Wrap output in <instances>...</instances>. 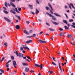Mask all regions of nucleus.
Listing matches in <instances>:
<instances>
[{"label": "nucleus", "instance_id": "obj_1", "mask_svg": "<svg viewBox=\"0 0 75 75\" xmlns=\"http://www.w3.org/2000/svg\"><path fill=\"white\" fill-rule=\"evenodd\" d=\"M14 53L15 54H16V55L17 56H19L21 57H23V54H22V53H19L18 54L17 52V51H16V52H14Z\"/></svg>", "mask_w": 75, "mask_h": 75}, {"label": "nucleus", "instance_id": "obj_2", "mask_svg": "<svg viewBox=\"0 0 75 75\" xmlns=\"http://www.w3.org/2000/svg\"><path fill=\"white\" fill-rule=\"evenodd\" d=\"M69 7L70 9H71V10H72V8H71V6H72L73 8H74V9H75V7L74 6V5H73V4H72V3H71L70 4H69Z\"/></svg>", "mask_w": 75, "mask_h": 75}, {"label": "nucleus", "instance_id": "obj_3", "mask_svg": "<svg viewBox=\"0 0 75 75\" xmlns=\"http://www.w3.org/2000/svg\"><path fill=\"white\" fill-rule=\"evenodd\" d=\"M13 63L14 67L15 68H17V67H16V65H17V63H16V62L14 61H13Z\"/></svg>", "mask_w": 75, "mask_h": 75}, {"label": "nucleus", "instance_id": "obj_4", "mask_svg": "<svg viewBox=\"0 0 75 75\" xmlns=\"http://www.w3.org/2000/svg\"><path fill=\"white\" fill-rule=\"evenodd\" d=\"M4 18L5 20H6V21H7L9 23H10L11 22V21L10 20V19H9L8 18L5 17Z\"/></svg>", "mask_w": 75, "mask_h": 75}, {"label": "nucleus", "instance_id": "obj_5", "mask_svg": "<svg viewBox=\"0 0 75 75\" xmlns=\"http://www.w3.org/2000/svg\"><path fill=\"white\" fill-rule=\"evenodd\" d=\"M59 63V68L61 71V72H62V69L61 68V65H60V63H59V61L58 62Z\"/></svg>", "mask_w": 75, "mask_h": 75}, {"label": "nucleus", "instance_id": "obj_6", "mask_svg": "<svg viewBox=\"0 0 75 75\" xmlns=\"http://www.w3.org/2000/svg\"><path fill=\"white\" fill-rule=\"evenodd\" d=\"M24 33L25 34H27V35H28L29 34V33L26 30H24Z\"/></svg>", "mask_w": 75, "mask_h": 75}, {"label": "nucleus", "instance_id": "obj_7", "mask_svg": "<svg viewBox=\"0 0 75 75\" xmlns=\"http://www.w3.org/2000/svg\"><path fill=\"white\" fill-rule=\"evenodd\" d=\"M48 5H49V7H50V8H51V10H52V11H54V10L52 8V6H51V5H50V4L49 3L48 4Z\"/></svg>", "mask_w": 75, "mask_h": 75}, {"label": "nucleus", "instance_id": "obj_8", "mask_svg": "<svg viewBox=\"0 0 75 75\" xmlns=\"http://www.w3.org/2000/svg\"><path fill=\"white\" fill-rule=\"evenodd\" d=\"M33 42V40H30L27 41L26 42V43H27V44H28L29 43H30V42Z\"/></svg>", "mask_w": 75, "mask_h": 75}, {"label": "nucleus", "instance_id": "obj_9", "mask_svg": "<svg viewBox=\"0 0 75 75\" xmlns=\"http://www.w3.org/2000/svg\"><path fill=\"white\" fill-rule=\"evenodd\" d=\"M16 28L17 30H19L20 29V26L18 25H16Z\"/></svg>", "mask_w": 75, "mask_h": 75}, {"label": "nucleus", "instance_id": "obj_10", "mask_svg": "<svg viewBox=\"0 0 75 75\" xmlns=\"http://www.w3.org/2000/svg\"><path fill=\"white\" fill-rule=\"evenodd\" d=\"M10 4H11V5L12 6H13L14 7H16V6H15V5H14V4H13V3L10 2Z\"/></svg>", "mask_w": 75, "mask_h": 75}, {"label": "nucleus", "instance_id": "obj_11", "mask_svg": "<svg viewBox=\"0 0 75 75\" xmlns=\"http://www.w3.org/2000/svg\"><path fill=\"white\" fill-rule=\"evenodd\" d=\"M54 14L56 16H58V17H61V16H60V15L58 14V13H54Z\"/></svg>", "mask_w": 75, "mask_h": 75}, {"label": "nucleus", "instance_id": "obj_12", "mask_svg": "<svg viewBox=\"0 0 75 75\" xmlns=\"http://www.w3.org/2000/svg\"><path fill=\"white\" fill-rule=\"evenodd\" d=\"M63 22L64 23H65V24H68V22H67V21L66 20H63Z\"/></svg>", "mask_w": 75, "mask_h": 75}, {"label": "nucleus", "instance_id": "obj_13", "mask_svg": "<svg viewBox=\"0 0 75 75\" xmlns=\"http://www.w3.org/2000/svg\"><path fill=\"white\" fill-rule=\"evenodd\" d=\"M23 48H24V49H26V50H30V49L27 47H23Z\"/></svg>", "mask_w": 75, "mask_h": 75}, {"label": "nucleus", "instance_id": "obj_14", "mask_svg": "<svg viewBox=\"0 0 75 75\" xmlns=\"http://www.w3.org/2000/svg\"><path fill=\"white\" fill-rule=\"evenodd\" d=\"M22 64L23 66H28V64H27V63H22Z\"/></svg>", "mask_w": 75, "mask_h": 75}, {"label": "nucleus", "instance_id": "obj_15", "mask_svg": "<svg viewBox=\"0 0 75 75\" xmlns=\"http://www.w3.org/2000/svg\"><path fill=\"white\" fill-rule=\"evenodd\" d=\"M10 11L11 13H13V14H16V13L15 11H13L12 10H10Z\"/></svg>", "mask_w": 75, "mask_h": 75}, {"label": "nucleus", "instance_id": "obj_16", "mask_svg": "<svg viewBox=\"0 0 75 75\" xmlns=\"http://www.w3.org/2000/svg\"><path fill=\"white\" fill-rule=\"evenodd\" d=\"M46 13L47 14H48L49 16L50 17L52 18L53 17V16L52 15L50 14L47 12Z\"/></svg>", "mask_w": 75, "mask_h": 75}, {"label": "nucleus", "instance_id": "obj_17", "mask_svg": "<svg viewBox=\"0 0 75 75\" xmlns=\"http://www.w3.org/2000/svg\"><path fill=\"white\" fill-rule=\"evenodd\" d=\"M25 69L26 72H28V71H29V69L28 68H25Z\"/></svg>", "mask_w": 75, "mask_h": 75}, {"label": "nucleus", "instance_id": "obj_18", "mask_svg": "<svg viewBox=\"0 0 75 75\" xmlns=\"http://www.w3.org/2000/svg\"><path fill=\"white\" fill-rule=\"evenodd\" d=\"M52 20H54V21H55L57 20V19H56V18L54 16H53V17L52 18Z\"/></svg>", "mask_w": 75, "mask_h": 75}, {"label": "nucleus", "instance_id": "obj_19", "mask_svg": "<svg viewBox=\"0 0 75 75\" xmlns=\"http://www.w3.org/2000/svg\"><path fill=\"white\" fill-rule=\"evenodd\" d=\"M49 30H50V31H55L54 29L52 28H49Z\"/></svg>", "mask_w": 75, "mask_h": 75}, {"label": "nucleus", "instance_id": "obj_20", "mask_svg": "<svg viewBox=\"0 0 75 75\" xmlns=\"http://www.w3.org/2000/svg\"><path fill=\"white\" fill-rule=\"evenodd\" d=\"M35 67H40V65L37 64H35Z\"/></svg>", "mask_w": 75, "mask_h": 75}, {"label": "nucleus", "instance_id": "obj_21", "mask_svg": "<svg viewBox=\"0 0 75 75\" xmlns=\"http://www.w3.org/2000/svg\"><path fill=\"white\" fill-rule=\"evenodd\" d=\"M64 35V33H61L60 34V35L62 37V36H63V35Z\"/></svg>", "mask_w": 75, "mask_h": 75}, {"label": "nucleus", "instance_id": "obj_22", "mask_svg": "<svg viewBox=\"0 0 75 75\" xmlns=\"http://www.w3.org/2000/svg\"><path fill=\"white\" fill-rule=\"evenodd\" d=\"M15 9L16 10V13H20V12L18 11V10H17V8H15Z\"/></svg>", "mask_w": 75, "mask_h": 75}, {"label": "nucleus", "instance_id": "obj_23", "mask_svg": "<svg viewBox=\"0 0 75 75\" xmlns=\"http://www.w3.org/2000/svg\"><path fill=\"white\" fill-rule=\"evenodd\" d=\"M52 23L54 24H55V25H58V23L55 22H53V21H52Z\"/></svg>", "mask_w": 75, "mask_h": 75}, {"label": "nucleus", "instance_id": "obj_24", "mask_svg": "<svg viewBox=\"0 0 75 75\" xmlns=\"http://www.w3.org/2000/svg\"><path fill=\"white\" fill-rule=\"evenodd\" d=\"M3 12L4 13H5V14H8V12H7V11L5 10H4Z\"/></svg>", "mask_w": 75, "mask_h": 75}, {"label": "nucleus", "instance_id": "obj_25", "mask_svg": "<svg viewBox=\"0 0 75 75\" xmlns=\"http://www.w3.org/2000/svg\"><path fill=\"white\" fill-rule=\"evenodd\" d=\"M0 72H2V73H4V71L2 69H0Z\"/></svg>", "mask_w": 75, "mask_h": 75}, {"label": "nucleus", "instance_id": "obj_26", "mask_svg": "<svg viewBox=\"0 0 75 75\" xmlns=\"http://www.w3.org/2000/svg\"><path fill=\"white\" fill-rule=\"evenodd\" d=\"M33 37V36H27L26 37V38H31L32 37Z\"/></svg>", "mask_w": 75, "mask_h": 75}, {"label": "nucleus", "instance_id": "obj_27", "mask_svg": "<svg viewBox=\"0 0 75 75\" xmlns=\"http://www.w3.org/2000/svg\"><path fill=\"white\" fill-rule=\"evenodd\" d=\"M67 37L69 38L72 37V35H67Z\"/></svg>", "mask_w": 75, "mask_h": 75}, {"label": "nucleus", "instance_id": "obj_28", "mask_svg": "<svg viewBox=\"0 0 75 75\" xmlns=\"http://www.w3.org/2000/svg\"><path fill=\"white\" fill-rule=\"evenodd\" d=\"M48 72H49V74H51L54 72L52 71H48Z\"/></svg>", "mask_w": 75, "mask_h": 75}, {"label": "nucleus", "instance_id": "obj_29", "mask_svg": "<svg viewBox=\"0 0 75 75\" xmlns=\"http://www.w3.org/2000/svg\"><path fill=\"white\" fill-rule=\"evenodd\" d=\"M36 13L37 14H38L39 13V11L37 9H36Z\"/></svg>", "mask_w": 75, "mask_h": 75}, {"label": "nucleus", "instance_id": "obj_30", "mask_svg": "<svg viewBox=\"0 0 75 75\" xmlns=\"http://www.w3.org/2000/svg\"><path fill=\"white\" fill-rule=\"evenodd\" d=\"M64 28L65 29H66V30H67L68 29H69V28L68 27L66 26H64Z\"/></svg>", "mask_w": 75, "mask_h": 75}, {"label": "nucleus", "instance_id": "obj_31", "mask_svg": "<svg viewBox=\"0 0 75 75\" xmlns=\"http://www.w3.org/2000/svg\"><path fill=\"white\" fill-rule=\"evenodd\" d=\"M50 10V13H51V14H54V13H53V12L52 11V10H51V9H49Z\"/></svg>", "mask_w": 75, "mask_h": 75}, {"label": "nucleus", "instance_id": "obj_32", "mask_svg": "<svg viewBox=\"0 0 75 75\" xmlns=\"http://www.w3.org/2000/svg\"><path fill=\"white\" fill-rule=\"evenodd\" d=\"M52 64L53 65H54L55 66H57V64H56L55 62H52Z\"/></svg>", "mask_w": 75, "mask_h": 75}, {"label": "nucleus", "instance_id": "obj_33", "mask_svg": "<svg viewBox=\"0 0 75 75\" xmlns=\"http://www.w3.org/2000/svg\"><path fill=\"white\" fill-rule=\"evenodd\" d=\"M11 60H10L9 61H8V62L6 63V64H8V63H10V62H11Z\"/></svg>", "mask_w": 75, "mask_h": 75}, {"label": "nucleus", "instance_id": "obj_34", "mask_svg": "<svg viewBox=\"0 0 75 75\" xmlns=\"http://www.w3.org/2000/svg\"><path fill=\"white\" fill-rule=\"evenodd\" d=\"M4 4H5V6H6V7H7V8L8 7L7 6V2H5Z\"/></svg>", "mask_w": 75, "mask_h": 75}, {"label": "nucleus", "instance_id": "obj_35", "mask_svg": "<svg viewBox=\"0 0 75 75\" xmlns=\"http://www.w3.org/2000/svg\"><path fill=\"white\" fill-rule=\"evenodd\" d=\"M11 58L13 60V59H14V56H11Z\"/></svg>", "mask_w": 75, "mask_h": 75}, {"label": "nucleus", "instance_id": "obj_36", "mask_svg": "<svg viewBox=\"0 0 75 75\" xmlns=\"http://www.w3.org/2000/svg\"><path fill=\"white\" fill-rule=\"evenodd\" d=\"M69 22H73L74 20L73 19H70L69 20Z\"/></svg>", "mask_w": 75, "mask_h": 75}, {"label": "nucleus", "instance_id": "obj_37", "mask_svg": "<svg viewBox=\"0 0 75 75\" xmlns=\"http://www.w3.org/2000/svg\"><path fill=\"white\" fill-rule=\"evenodd\" d=\"M45 8L47 10H49V7L48 6H46L45 7Z\"/></svg>", "mask_w": 75, "mask_h": 75}, {"label": "nucleus", "instance_id": "obj_38", "mask_svg": "<svg viewBox=\"0 0 75 75\" xmlns=\"http://www.w3.org/2000/svg\"><path fill=\"white\" fill-rule=\"evenodd\" d=\"M18 11H21V9L20 8L18 7Z\"/></svg>", "mask_w": 75, "mask_h": 75}, {"label": "nucleus", "instance_id": "obj_39", "mask_svg": "<svg viewBox=\"0 0 75 75\" xmlns=\"http://www.w3.org/2000/svg\"><path fill=\"white\" fill-rule=\"evenodd\" d=\"M52 59L54 61L56 62V60L55 59V57H52Z\"/></svg>", "mask_w": 75, "mask_h": 75}, {"label": "nucleus", "instance_id": "obj_40", "mask_svg": "<svg viewBox=\"0 0 75 75\" xmlns=\"http://www.w3.org/2000/svg\"><path fill=\"white\" fill-rule=\"evenodd\" d=\"M40 67L41 69H42V64H40Z\"/></svg>", "mask_w": 75, "mask_h": 75}, {"label": "nucleus", "instance_id": "obj_41", "mask_svg": "<svg viewBox=\"0 0 75 75\" xmlns=\"http://www.w3.org/2000/svg\"><path fill=\"white\" fill-rule=\"evenodd\" d=\"M4 45L6 47H7V43H5L4 44Z\"/></svg>", "mask_w": 75, "mask_h": 75}, {"label": "nucleus", "instance_id": "obj_42", "mask_svg": "<svg viewBox=\"0 0 75 75\" xmlns=\"http://www.w3.org/2000/svg\"><path fill=\"white\" fill-rule=\"evenodd\" d=\"M38 41H39V42L40 43H42V40H39Z\"/></svg>", "mask_w": 75, "mask_h": 75}, {"label": "nucleus", "instance_id": "obj_43", "mask_svg": "<svg viewBox=\"0 0 75 75\" xmlns=\"http://www.w3.org/2000/svg\"><path fill=\"white\" fill-rule=\"evenodd\" d=\"M26 57L28 58V59H31V58L28 56H27Z\"/></svg>", "mask_w": 75, "mask_h": 75}, {"label": "nucleus", "instance_id": "obj_44", "mask_svg": "<svg viewBox=\"0 0 75 75\" xmlns=\"http://www.w3.org/2000/svg\"><path fill=\"white\" fill-rule=\"evenodd\" d=\"M36 1L37 3H38V4H40V2H39V1H38V0H36Z\"/></svg>", "mask_w": 75, "mask_h": 75}, {"label": "nucleus", "instance_id": "obj_45", "mask_svg": "<svg viewBox=\"0 0 75 75\" xmlns=\"http://www.w3.org/2000/svg\"><path fill=\"white\" fill-rule=\"evenodd\" d=\"M59 30L60 31H63V29L60 28H59Z\"/></svg>", "mask_w": 75, "mask_h": 75}, {"label": "nucleus", "instance_id": "obj_46", "mask_svg": "<svg viewBox=\"0 0 75 75\" xmlns=\"http://www.w3.org/2000/svg\"><path fill=\"white\" fill-rule=\"evenodd\" d=\"M4 57L1 60V62H2V61H3L4 60Z\"/></svg>", "mask_w": 75, "mask_h": 75}, {"label": "nucleus", "instance_id": "obj_47", "mask_svg": "<svg viewBox=\"0 0 75 75\" xmlns=\"http://www.w3.org/2000/svg\"><path fill=\"white\" fill-rule=\"evenodd\" d=\"M70 43L71 44L73 45H75V44L74 43H73V42H71Z\"/></svg>", "mask_w": 75, "mask_h": 75}, {"label": "nucleus", "instance_id": "obj_48", "mask_svg": "<svg viewBox=\"0 0 75 75\" xmlns=\"http://www.w3.org/2000/svg\"><path fill=\"white\" fill-rule=\"evenodd\" d=\"M71 27H73V28H75V26L74 25H71Z\"/></svg>", "mask_w": 75, "mask_h": 75}, {"label": "nucleus", "instance_id": "obj_49", "mask_svg": "<svg viewBox=\"0 0 75 75\" xmlns=\"http://www.w3.org/2000/svg\"><path fill=\"white\" fill-rule=\"evenodd\" d=\"M30 13H31V14H33V15H34V14H35V13H34V12H32V11H31L30 12Z\"/></svg>", "mask_w": 75, "mask_h": 75}, {"label": "nucleus", "instance_id": "obj_50", "mask_svg": "<svg viewBox=\"0 0 75 75\" xmlns=\"http://www.w3.org/2000/svg\"><path fill=\"white\" fill-rule=\"evenodd\" d=\"M28 6H29V7H30V8H31V7H33V5H29Z\"/></svg>", "mask_w": 75, "mask_h": 75}, {"label": "nucleus", "instance_id": "obj_51", "mask_svg": "<svg viewBox=\"0 0 75 75\" xmlns=\"http://www.w3.org/2000/svg\"><path fill=\"white\" fill-rule=\"evenodd\" d=\"M42 43H46V42L45 41H42Z\"/></svg>", "mask_w": 75, "mask_h": 75}, {"label": "nucleus", "instance_id": "obj_52", "mask_svg": "<svg viewBox=\"0 0 75 75\" xmlns=\"http://www.w3.org/2000/svg\"><path fill=\"white\" fill-rule=\"evenodd\" d=\"M65 15L66 16V17L67 18H68V16L67 15V14L65 13Z\"/></svg>", "mask_w": 75, "mask_h": 75}, {"label": "nucleus", "instance_id": "obj_53", "mask_svg": "<svg viewBox=\"0 0 75 75\" xmlns=\"http://www.w3.org/2000/svg\"><path fill=\"white\" fill-rule=\"evenodd\" d=\"M6 67H7V68H8V67H9V64H7L6 65Z\"/></svg>", "mask_w": 75, "mask_h": 75}, {"label": "nucleus", "instance_id": "obj_54", "mask_svg": "<svg viewBox=\"0 0 75 75\" xmlns=\"http://www.w3.org/2000/svg\"><path fill=\"white\" fill-rule=\"evenodd\" d=\"M42 33H43V32L42 31H41L40 32V33L39 34L41 35V34H42Z\"/></svg>", "mask_w": 75, "mask_h": 75}, {"label": "nucleus", "instance_id": "obj_55", "mask_svg": "<svg viewBox=\"0 0 75 75\" xmlns=\"http://www.w3.org/2000/svg\"><path fill=\"white\" fill-rule=\"evenodd\" d=\"M38 21H40V22H41V21H42V20L41 19H38Z\"/></svg>", "mask_w": 75, "mask_h": 75}, {"label": "nucleus", "instance_id": "obj_56", "mask_svg": "<svg viewBox=\"0 0 75 75\" xmlns=\"http://www.w3.org/2000/svg\"><path fill=\"white\" fill-rule=\"evenodd\" d=\"M32 32H33V31L32 30H31L29 31V33H32Z\"/></svg>", "mask_w": 75, "mask_h": 75}, {"label": "nucleus", "instance_id": "obj_57", "mask_svg": "<svg viewBox=\"0 0 75 75\" xmlns=\"http://www.w3.org/2000/svg\"><path fill=\"white\" fill-rule=\"evenodd\" d=\"M46 24L47 25L50 26V24H49V23H46Z\"/></svg>", "mask_w": 75, "mask_h": 75}, {"label": "nucleus", "instance_id": "obj_58", "mask_svg": "<svg viewBox=\"0 0 75 75\" xmlns=\"http://www.w3.org/2000/svg\"><path fill=\"white\" fill-rule=\"evenodd\" d=\"M30 72L31 73H32L33 72H34V71H33V70H32L30 71Z\"/></svg>", "mask_w": 75, "mask_h": 75}, {"label": "nucleus", "instance_id": "obj_59", "mask_svg": "<svg viewBox=\"0 0 75 75\" xmlns=\"http://www.w3.org/2000/svg\"><path fill=\"white\" fill-rule=\"evenodd\" d=\"M15 0H11V1H12V2H14L15 1Z\"/></svg>", "mask_w": 75, "mask_h": 75}, {"label": "nucleus", "instance_id": "obj_60", "mask_svg": "<svg viewBox=\"0 0 75 75\" xmlns=\"http://www.w3.org/2000/svg\"><path fill=\"white\" fill-rule=\"evenodd\" d=\"M26 23H27V24H29L30 23V22L28 21H27L26 22Z\"/></svg>", "mask_w": 75, "mask_h": 75}, {"label": "nucleus", "instance_id": "obj_61", "mask_svg": "<svg viewBox=\"0 0 75 75\" xmlns=\"http://www.w3.org/2000/svg\"><path fill=\"white\" fill-rule=\"evenodd\" d=\"M73 25H75V23L74 22H73L72 23Z\"/></svg>", "mask_w": 75, "mask_h": 75}, {"label": "nucleus", "instance_id": "obj_62", "mask_svg": "<svg viewBox=\"0 0 75 75\" xmlns=\"http://www.w3.org/2000/svg\"><path fill=\"white\" fill-rule=\"evenodd\" d=\"M67 26H68V27H70V25L69 24H67Z\"/></svg>", "mask_w": 75, "mask_h": 75}, {"label": "nucleus", "instance_id": "obj_63", "mask_svg": "<svg viewBox=\"0 0 75 75\" xmlns=\"http://www.w3.org/2000/svg\"><path fill=\"white\" fill-rule=\"evenodd\" d=\"M21 50H23V47H21Z\"/></svg>", "mask_w": 75, "mask_h": 75}, {"label": "nucleus", "instance_id": "obj_64", "mask_svg": "<svg viewBox=\"0 0 75 75\" xmlns=\"http://www.w3.org/2000/svg\"><path fill=\"white\" fill-rule=\"evenodd\" d=\"M71 39L72 40V41H73L74 40V38L72 37L71 38Z\"/></svg>", "mask_w": 75, "mask_h": 75}]
</instances>
